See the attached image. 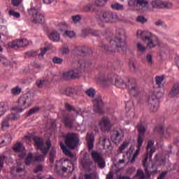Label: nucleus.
<instances>
[{"mask_svg": "<svg viewBox=\"0 0 179 179\" xmlns=\"http://www.w3.org/2000/svg\"><path fill=\"white\" fill-rule=\"evenodd\" d=\"M128 5L130 8H138V0H128Z\"/></svg>", "mask_w": 179, "mask_h": 179, "instance_id": "44", "label": "nucleus"}, {"mask_svg": "<svg viewBox=\"0 0 179 179\" xmlns=\"http://www.w3.org/2000/svg\"><path fill=\"white\" fill-rule=\"evenodd\" d=\"M97 20L99 22H103L102 23H99V27H104L106 26L104 23H115V22H118L119 17L115 13L105 10L99 13Z\"/></svg>", "mask_w": 179, "mask_h": 179, "instance_id": "3", "label": "nucleus"}, {"mask_svg": "<svg viewBox=\"0 0 179 179\" xmlns=\"http://www.w3.org/2000/svg\"><path fill=\"white\" fill-rule=\"evenodd\" d=\"M85 179H99V176L96 172H93L91 173H86L84 175Z\"/></svg>", "mask_w": 179, "mask_h": 179, "instance_id": "35", "label": "nucleus"}, {"mask_svg": "<svg viewBox=\"0 0 179 179\" xmlns=\"http://www.w3.org/2000/svg\"><path fill=\"white\" fill-rule=\"evenodd\" d=\"M62 53L63 55H66V54H69V46L68 45H65L62 47Z\"/></svg>", "mask_w": 179, "mask_h": 179, "instance_id": "54", "label": "nucleus"}, {"mask_svg": "<svg viewBox=\"0 0 179 179\" xmlns=\"http://www.w3.org/2000/svg\"><path fill=\"white\" fill-rule=\"evenodd\" d=\"M136 177L138 179H146V177L145 176V173H143V171L138 169L136 173Z\"/></svg>", "mask_w": 179, "mask_h": 179, "instance_id": "45", "label": "nucleus"}, {"mask_svg": "<svg viewBox=\"0 0 179 179\" xmlns=\"http://www.w3.org/2000/svg\"><path fill=\"white\" fill-rule=\"evenodd\" d=\"M62 93H63V94H65L66 96H73V94L75 93V90L71 87L63 88Z\"/></svg>", "mask_w": 179, "mask_h": 179, "instance_id": "31", "label": "nucleus"}, {"mask_svg": "<svg viewBox=\"0 0 179 179\" xmlns=\"http://www.w3.org/2000/svg\"><path fill=\"white\" fill-rule=\"evenodd\" d=\"M150 5L153 9H171L173 8V3L170 2H164L161 0H152L150 2Z\"/></svg>", "mask_w": 179, "mask_h": 179, "instance_id": "12", "label": "nucleus"}, {"mask_svg": "<svg viewBox=\"0 0 179 179\" xmlns=\"http://www.w3.org/2000/svg\"><path fill=\"white\" fill-rule=\"evenodd\" d=\"M94 103V111L95 113H98L99 114H103V106L104 103H103V99H101V96H96L93 101Z\"/></svg>", "mask_w": 179, "mask_h": 179, "instance_id": "17", "label": "nucleus"}, {"mask_svg": "<svg viewBox=\"0 0 179 179\" xmlns=\"http://www.w3.org/2000/svg\"><path fill=\"white\" fill-rule=\"evenodd\" d=\"M87 146L90 150H92L94 145V136L92 133H87L86 136Z\"/></svg>", "mask_w": 179, "mask_h": 179, "instance_id": "23", "label": "nucleus"}, {"mask_svg": "<svg viewBox=\"0 0 179 179\" xmlns=\"http://www.w3.org/2000/svg\"><path fill=\"white\" fill-rule=\"evenodd\" d=\"M22 92V89H20L19 87H15V88L11 90V93L13 94H15V96L17 94H20Z\"/></svg>", "mask_w": 179, "mask_h": 179, "instance_id": "55", "label": "nucleus"}, {"mask_svg": "<svg viewBox=\"0 0 179 179\" xmlns=\"http://www.w3.org/2000/svg\"><path fill=\"white\" fill-rule=\"evenodd\" d=\"M62 121L65 128L72 129L73 128V124H75L76 119L73 117V116L66 114L63 115Z\"/></svg>", "mask_w": 179, "mask_h": 179, "instance_id": "16", "label": "nucleus"}, {"mask_svg": "<svg viewBox=\"0 0 179 179\" xmlns=\"http://www.w3.org/2000/svg\"><path fill=\"white\" fill-rule=\"evenodd\" d=\"M65 108L67 111H75L76 114H80L82 109L76 110L73 106L69 103H65Z\"/></svg>", "mask_w": 179, "mask_h": 179, "instance_id": "32", "label": "nucleus"}, {"mask_svg": "<svg viewBox=\"0 0 179 179\" xmlns=\"http://www.w3.org/2000/svg\"><path fill=\"white\" fill-rule=\"evenodd\" d=\"M8 13L10 15V16H13L14 17H20V13H17V12H15V10H10L8 11Z\"/></svg>", "mask_w": 179, "mask_h": 179, "instance_id": "57", "label": "nucleus"}, {"mask_svg": "<svg viewBox=\"0 0 179 179\" xmlns=\"http://www.w3.org/2000/svg\"><path fill=\"white\" fill-rule=\"evenodd\" d=\"M63 36L64 37H69V38H74L76 37V34L73 31H65Z\"/></svg>", "mask_w": 179, "mask_h": 179, "instance_id": "38", "label": "nucleus"}, {"mask_svg": "<svg viewBox=\"0 0 179 179\" xmlns=\"http://www.w3.org/2000/svg\"><path fill=\"white\" fill-rule=\"evenodd\" d=\"M110 45H106L104 43L99 45L101 51L103 52H115V51H122V47H124V42L122 41V31H117L115 37L110 41Z\"/></svg>", "mask_w": 179, "mask_h": 179, "instance_id": "1", "label": "nucleus"}, {"mask_svg": "<svg viewBox=\"0 0 179 179\" xmlns=\"http://www.w3.org/2000/svg\"><path fill=\"white\" fill-rule=\"evenodd\" d=\"M153 145H155V141L152 140L148 141L146 146V153L150 159H152L153 153L156 152V148L153 147Z\"/></svg>", "mask_w": 179, "mask_h": 179, "instance_id": "22", "label": "nucleus"}, {"mask_svg": "<svg viewBox=\"0 0 179 179\" xmlns=\"http://www.w3.org/2000/svg\"><path fill=\"white\" fill-rule=\"evenodd\" d=\"M9 127V120H8V117H6L2 122H1V128L2 129H6Z\"/></svg>", "mask_w": 179, "mask_h": 179, "instance_id": "43", "label": "nucleus"}, {"mask_svg": "<svg viewBox=\"0 0 179 179\" xmlns=\"http://www.w3.org/2000/svg\"><path fill=\"white\" fill-rule=\"evenodd\" d=\"M83 167L85 169V170H87V171H90L92 170L91 166L93 164V162L90 160V156L89 154L85 153L83 156V158L81 160Z\"/></svg>", "mask_w": 179, "mask_h": 179, "instance_id": "18", "label": "nucleus"}, {"mask_svg": "<svg viewBox=\"0 0 179 179\" xmlns=\"http://www.w3.org/2000/svg\"><path fill=\"white\" fill-rule=\"evenodd\" d=\"M124 139V130L122 129L116 128L112 131L111 140L113 143L118 145L120 142H122Z\"/></svg>", "mask_w": 179, "mask_h": 179, "instance_id": "11", "label": "nucleus"}, {"mask_svg": "<svg viewBox=\"0 0 179 179\" xmlns=\"http://www.w3.org/2000/svg\"><path fill=\"white\" fill-rule=\"evenodd\" d=\"M82 76V71L78 69L66 71L63 73V78L65 80H70V79H78Z\"/></svg>", "mask_w": 179, "mask_h": 179, "instance_id": "15", "label": "nucleus"}, {"mask_svg": "<svg viewBox=\"0 0 179 179\" xmlns=\"http://www.w3.org/2000/svg\"><path fill=\"white\" fill-rule=\"evenodd\" d=\"M179 94V83H176L172 86L171 91L169 93V97H176Z\"/></svg>", "mask_w": 179, "mask_h": 179, "instance_id": "25", "label": "nucleus"}, {"mask_svg": "<svg viewBox=\"0 0 179 179\" xmlns=\"http://www.w3.org/2000/svg\"><path fill=\"white\" fill-rule=\"evenodd\" d=\"M146 43H147V45H146L147 48H150V50H152V48H155L156 45L159 44V38L154 35L152 37L147 40Z\"/></svg>", "mask_w": 179, "mask_h": 179, "instance_id": "21", "label": "nucleus"}, {"mask_svg": "<svg viewBox=\"0 0 179 179\" xmlns=\"http://www.w3.org/2000/svg\"><path fill=\"white\" fill-rule=\"evenodd\" d=\"M9 110V103L8 102L0 103V117L3 115Z\"/></svg>", "mask_w": 179, "mask_h": 179, "instance_id": "26", "label": "nucleus"}, {"mask_svg": "<svg viewBox=\"0 0 179 179\" xmlns=\"http://www.w3.org/2000/svg\"><path fill=\"white\" fill-rule=\"evenodd\" d=\"M141 10L149 12L152 10V8L149 7V1L148 0H138L137 1V8Z\"/></svg>", "mask_w": 179, "mask_h": 179, "instance_id": "20", "label": "nucleus"}, {"mask_svg": "<svg viewBox=\"0 0 179 179\" xmlns=\"http://www.w3.org/2000/svg\"><path fill=\"white\" fill-rule=\"evenodd\" d=\"M13 150L17 152H24V146L22 143H17L13 148Z\"/></svg>", "mask_w": 179, "mask_h": 179, "instance_id": "29", "label": "nucleus"}, {"mask_svg": "<svg viewBox=\"0 0 179 179\" xmlns=\"http://www.w3.org/2000/svg\"><path fill=\"white\" fill-rule=\"evenodd\" d=\"M143 136H144L138 135V137L137 139L138 148H141V146H142V144L143 143Z\"/></svg>", "mask_w": 179, "mask_h": 179, "instance_id": "60", "label": "nucleus"}, {"mask_svg": "<svg viewBox=\"0 0 179 179\" xmlns=\"http://www.w3.org/2000/svg\"><path fill=\"white\" fill-rule=\"evenodd\" d=\"M33 141L34 143V146L39 149V150L41 151L43 155L44 156H46V155L48 153V150H50V148H51V141L48 140L45 142V145H44V141H43V138L37 136L33 137Z\"/></svg>", "mask_w": 179, "mask_h": 179, "instance_id": "6", "label": "nucleus"}, {"mask_svg": "<svg viewBox=\"0 0 179 179\" xmlns=\"http://www.w3.org/2000/svg\"><path fill=\"white\" fill-rule=\"evenodd\" d=\"M0 62H1L3 66H10V61L8 60V59L5 57L0 56Z\"/></svg>", "mask_w": 179, "mask_h": 179, "instance_id": "36", "label": "nucleus"}, {"mask_svg": "<svg viewBox=\"0 0 179 179\" xmlns=\"http://www.w3.org/2000/svg\"><path fill=\"white\" fill-rule=\"evenodd\" d=\"M128 80L127 82H125L122 78H118V76L113 73L110 74H103L101 76L99 80V83L102 85V86H110V85H113L115 80V85L117 87L124 88L128 87Z\"/></svg>", "mask_w": 179, "mask_h": 179, "instance_id": "2", "label": "nucleus"}, {"mask_svg": "<svg viewBox=\"0 0 179 179\" xmlns=\"http://www.w3.org/2000/svg\"><path fill=\"white\" fill-rule=\"evenodd\" d=\"M78 66L81 69H85V68H90L92 66V61L86 59H80L78 61Z\"/></svg>", "mask_w": 179, "mask_h": 179, "instance_id": "24", "label": "nucleus"}, {"mask_svg": "<svg viewBox=\"0 0 179 179\" xmlns=\"http://www.w3.org/2000/svg\"><path fill=\"white\" fill-rule=\"evenodd\" d=\"M91 157L94 162L95 164H97L99 169H104L106 167V160L103 158V155L101 153L92 150L91 153Z\"/></svg>", "mask_w": 179, "mask_h": 179, "instance_id": "9", "label": "nucleus"}, {"mask_svg": "<svg viewBox=\"0 0 179 179\" xmlns=\"http://www.w3.org/2000/svg\"><path fill=\"white\" fill-rule=\"evenodd\" d=\"M126 148H128V143L123 142L122 145L119 148L120 153H122V151H124Z\"/></svg>", "mask_w": 179, "mask_h": 179, "instance_id": "62", "label": "nucleus"}, {"mask_svg": "<svg viewBox=\"0 0 179 179\" xmlns=\"http://www.w3.org/2000/svg\"><path fill=\"white\" fill-rule=\"evenodd\" d=\"M137 131L138 132V135L145 136V134H146V127H145L143 124L139 123L137 125Z\"/></svg>", "mask_w": 179, "mask_h": 179, "instance_id": "28", "label": "nucleus"}, {"mask_svg": "<svg viewBox=\"0 0 179 179\" xmlns=\"http://www.w3.org/2000/svg\"><path fill=\"white\" fill-rule=\"evenodd\" d=\"M110 8L113 10H122L124 9V5L119 3H114L110 5Z\"/></svg>", "mask_w": 179, "mask_h": 179, "instance_id": "34", "label": "nucleus"}, {"mask_svg": "<svg viewBox=\"0 0 179 179\" xmlns=\"http://www.w3.org/2000/svg\"><path fill=\"white\" fill-rule=\"evenodd\" d=\"M49 38L51 40V41H59L61 38V36L57 31H52L49 35Z\"/></svg>", "mask_w": 179, "mask_h": 179, "instance_id": "27", "label": "nucleus"}, {"mask_svg": "<svg viewBox=\"0 0 179 179\" xmlns=\"http://www.w3.org/2000/svg\"><path fill=\"white\" fill-rule=\"evenodd\" d=\"M136 21L139 23H146V22H148V20H146L143 16H138L136 18Z\"/></svg>", "mask_w": 179, "mask_h": 179, "instance_id": "64", "label": "nucleus"}, {"mask_svg": "<svg viewBox=\"0 0 179 179\" xmlns=\"http://www.w3.org/2000/svg\"><path fill=\"white\" fill-rule=\"evenodd\" d=\"M6 118H8L9 121H15L19 118V115L15 113H10L6 117Z\"/></svg>", "mask_w": 179, "mask_h": 179, "instance_id": "46", "label": "nucleus"}, {"mask_svg": "<svg viewBox=\"0 0 179 179\" xmlns=\"http://www.w3.org/2000/svg\"><path fill=\"white\" fill-rule=\"evenodd\" d=\"M92 6V4L85 6L83 7V10H84V12H94V8H93Z\"/></svg>", "mask_w": 179, "mask_h": 179, "instance_id": "48", "label": "nucleus"}, {"mask_svg": "<svg viewBox=\"0 0 179 179\" xmlns=\"http://www.w3.org/2000/svg\"><path fill=\"white\" fill-rule=\"evenodd\" d=\"M43 169H44V166L43 165L39 164L36 166V167L34 169V173H41L43 171Z\"/></svg>", "mask_w": 179, "mask_h": 179, "instance_id": "63", "label": "nucleus"}, {"mask_svg": "<svg viewBox=\"0 0 179 179\" xmlns=\"http://www.w3.org/2000/svg\"><path fill=\"white\" fill-rule=\"evenodd\" d=\"M108 0H95V5L96 6H104Z\"/></svg>", "mask_w": 179, "mask_h": 179, "instance_id": "49", "label": "nucleus"}, {"mask_svg": "<svg viewBox=\"0 0 179 179\" xmlns=\"http://www.w3.org/2000/svg\"><path fill=\"white\" fill-rule=\"evenodd\" d=\"M85 94L89 97H94L96 94V91L93 88H90L85 91Z\"/></svg>", "mask_w": 179, "mask_h": 179, "instance_id": "41", "label": "nucleus"}, {"mask_svg": "<svg viewBox=\"0 0 179 179\" xmlns=\"http://www.w3.org/2000/svg\"><path fill=\"white\" fill-rule=\"evenodd\" d=\"M30 104H31V98H30L27 94H24L18 99L17 105L15 107V110H17V111H20V113H22L24 108L29 107Z\"/></svg>", "mask_w": 179, "mask_h": 179, "instance_id": "7", "label": "nucleus"}, {"mask_svg": "<svg viewBox=\"0 0 179 179\" xmlns=\"http://www.w3.org/2000/svg\"><path fill=\"white\" fill-rule=\"evenodd\" d=\"M146 61L150 66L151 65H153V57H152V55H147Z\"/></svg>", "mask_w": 179, "mask_h": 179, "instance_id": "58", "label": "nucleus"}, {"mask_svg": "<svg viewBox=\"0 0 179 179\" xmlns=\"http://www.w3.org/2000/svg\"><path fill=\"white\" fill-rule=\"evenodd\" d=\"M141 152V148H138V149L135 151L134 154L133 155V157L131 159V163H134L135 160L136 159V157H138V155H139Z\"/></svg>", "mask_w": 179, "mask_h": 179, "instance_id": "47", "label": "nucleus"}, {"mask_svg": "<svg viewBox=\"0 0 179 179\" xmlns=\"http://www.w3.org/2000/svg\"><path fill=\"white\" fill-rule=\"evenodd\" d=\"M24 162H25V164L27 166H30V164H31V163L35 162L34 161V155H33V154L31 152L28 153V155L25 158Z\"/></svg>", "mask_w": 179, "mask_h": 179, "instance_id": "30", "label": "nucleus"}, {"mask_svg": "<svg viewBox=\"0 0 179 179\" xmlns=\"http://www.w3.org/2000/svg\"><path fill=\"white\" fill-rule=\"evenodd\" d=\"M8 46L9 47V48H14L15 50H18L19 44L17 42V39L12 42H9L8 43Z\"/></svg>", "mask_w": 179, "mask_h": 179, "instance_id": "39", "label": "nucleus"}, {"mask_svg": "<svg viewBox=\"0 0 179 179\" xmlns=\"http://www.w3.org/2000/svg\"><path fill=\"white\" fill-rule=\"evenodd\" d=\"M127 87L129 90V93L134 97H138L141 95V90L136 85V80L134 78H130L128 80Z\"/></svg>", "mask_w": 179, "mask_h": 179, "instance_id": "8", "label": "nucleus"}, {"mask_svg": "<svg viewBox=\"0 0 179 179\" xmlns=\"http://www.w3.org/2000/svg\"><path fill=\"white\" fill-rule=\"evenodd\" d=\"M129 66L131 72H136V66L135 65V62L129 61Z\"/></svg>", "mask_w": 179, "mask_h": 179, "instance_id": "52", "label": "nucleus"}, {"mask_svg": "<svg viewBox=\"0 0 179 179\" xmlns=\"http://www.w3.org/2000/svg\"><path fill=\"white\" fill-rule=\"evenodd\" d=\"M38 110H40V108H38V107L32 108L31 109H30L28 111V117H30V115H33V114H34L35 113H37V111H38Z\"/></svg>", "mask_w": 179, "mask_h": 179, "instance_id": "59", "label": "nucleus"}, {"mask_svg": "<svg viewBox=\"0 0 179 179\" xmlns=\"http://www.w3.org/2000/svg\"><path fill=\"white\" fill-rule=\"evenodd\" d=\"M28 13L29 15L32 16L34 22L36 24H40V23H43V22H44V15L38 13L37 8L32 7L28 9Z\"/></svg>", "mask_w": 179, "mask_h": 179, "instance_id": "10", "label": "nucleus"}, {"mask_svg": "<svg viewBox=\"0 0 179 179\" xmlns=\"http://www.w3.org/2000/svg\"><path fill=\"white\" fill-rule=\"evenodd\" d=\"M74 55H80L83 57V55H90V54H93V50L90 48H87L86 46H76L73 51Z\"/></svg>", "mask_w": 179, "mask_h": 179, "instance_id": "14", "label": "nucleus"}, {"mask_svg": "<svg viewBox=\"0 0 179 179\" xmlns=\"http://www.w3.org/2000/svg\"><path fill=\"white\" fill-rule=\"evenodd\" d=\"M99 125L101 128V130L103 132H108L114 125L113 122H111V120H110V118L108 117H103L101 120L99 122Z\"/></svg>", "mask_w": 179, "mask_h": 179, "instance_id": "13", "label": "nucleus"}, {"mask_svg": "<svg viewBox=\"0 0 179 179\" xmlns=\"http://www.w3.org/2000/svg\"><path fill=\"white\" fill-rule=\"evenodd\" d=\"M34 162H44V155H36L34 156Z\"/></svg>", "mask_w": 179, "mask_h": 179, "instance_id": "53", "label": "nucleus"}, {"mask_svg": "<svg viewBox=\"0 0 179 179\" xmlns=\"http://www.w3.org/2000/svg\"><path fill=\"white\" fill-rule=\"evenodd\" d=\"M164 80L163 76H156L155 77V82L156 85H157L158 87H162V82Z\"/></svg>", "mask_w": 179, "mask_h": 179, "instance_id": "42", "label": "nucleus"}, {"mask_svg": "<svg viewBox=\"0 0 179 179\" xmlns=\"http://www.w3.org/2000/svg\"><path fill=\"white\" fill-rule=\"evenodd\" d=\"M90 34H92V36H94L95 37H99V36H101V31L96 29H92L90 31Z\"/></svg>", "mask_w": 179, "mask_h": 179, "instance_id": "50", "label": "nucleus"}, {"mask_svg": "<svg viewBox=\"0 0 179 179\" xmlns=\"http://www.w3.org/2000/svg\"><path fill=\"white\" fill-rule=\"evenodd\" d=\"M52 62L53 64H62V62H64V59L59 57H55L52 58Z\"/></svg>", "mask_w": 179, "mask_h": 179, "instance_id": "56", "label": "nucleus"}, {"mask_svg": "<svg viewBox=\"0 0 179 179\" xmlns=\"http://www.w3.org/2000/svg\"><path fill=\"white\" fill-rule=\"evenodd\" d=\"M163 93L157 92L151 93L148 97V107L152 113H156L159 110V99H161Z\"/></svg>", "mask_w": 179, "mask_h": 179, "instance_id": "5", "label": "nucleus"}, {"mask_svg": "<svg viewBox=\"0 0 179 179\" xmlns=\"http://www.w3.org/2000/svg\"><path fill=\"white\" fill-rule=\"evenodd\" d=\"M63 153H64L66 156H68L69 157H71V158L75 157V155H73V153H72L71 150H68V148L64 151H63Z\"/></svg>", "mask_w": 179, "mask_h": 179, "instance_id": "61", "label": "nucleus"}, {"mask_svg": "<svg viewBox=\"0 0 179 179\" xmlns=\"http://www.w3.org/2000/svg\"><path fill=\"white\" fill-rule=\"evenodd\" d=\"M148 157H149V155H148V153L146 154L145 157L143 159V166L145 167V171L146 174H149V171H148V166H146V162H148Z\"/></svg>", "mask_w": 179, "mask_h": 179, "instance_id": "51", "label": "nucleus"}, {"mask_svg": "<svg viewBox=\"0 0 179 179\" xmlns=\"http://www.w3.org/2000/svg\"><path fill=\"white\" fill-rule=\"evenodd\" d=\"M152 32H150L149 31H141V30H138L137 31V36L141 37V40L143 41H148L149 38H151V37L154 36Z\"/></svg>", "mask_w": 179, "mask_h": 179, "instance_id": "19", "label": "nucleus"}, {"mask_svg": "<svg viewBox=\"0 0 179 179\" xmlns=\"http://www.w3.org/2000/svg\"><path fill=\"white\" fill-rule=\"evenodd\" d=\"M56 156H57L56 149L55 148L52 147L50 150V157H49L50 163H52L54 162Z\"/></svg>", "mask_w": 179, "mask_h": 179, "instance_id": "33", "label": "nucleus"}, {"mask_svg": "<svg viewBox=\"0 0 179 179\" xmlns=\"http://www.w3.org/2000/svg\"><path fill=\"white\" fill-rule=\"evenodd\" d=\"M136 48L139 52H145L147 47L141 44V42H138L136 44Z\"/></svg>", "mask_w": 179, "mask_h": 179, "instance_id": "40", "label": "nucleus"}, {"mask_svg": "<svg viewBox=\"0 0 179 179\" xmlns=\"http://www.w3.org/2000/svg\"><path fill=\"white\" fill-rule=\"evenodd\" d=\"M64 143L69 149H76L79 145V135L76 133L69 132L64 136Z\"/></svg>", "mask_w": 179, "mask_h": 179, "instance_id": "4", "label": "nucleus"}, {"mask_svg": "<svg viewBox=\"0 0 179 179\" xmlns=\"http://www.w3.org/2000/svg\"><path fill=\"white\" fill-rule=\"evenodd\" d=\"M17 41L18 43V48H20V47H27L29 45L27 39H17Z\"/></svg>", "mask_w": 179, "mask_h": 179, "instance_id": "37", "label": "nucleus"}]
</instances>
